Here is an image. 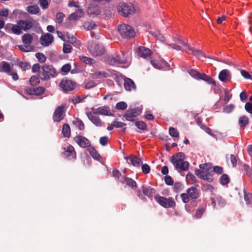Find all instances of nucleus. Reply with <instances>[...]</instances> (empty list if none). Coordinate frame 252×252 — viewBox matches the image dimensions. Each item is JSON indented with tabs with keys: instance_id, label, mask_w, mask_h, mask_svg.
<instances>
[{
	"instance_id": "1",
	"label": "nucleus",
	"mask_w": 252,
	"mask_h": 252,
	"mask_svg": "<svg viewBox=\"0 0 252 252\" xmlns=\"http://www.w3.org/2000/svg\"><path fill=\"white\" fill-rule=\"evenodd\" d=\"M185 154L182 152H179L174 155L171 158L170 161L176 169L187 171L189 168V164L188 161H185Z\"/></svg>"
},
{
	"instance_id": "2",
	"label": "nucleus",
	"mask_w": 252,
	"mask_h": 252,
	"mask_svg": "<svg viewBox=\"0 0 252 252\" xmlns=\"http://www.w3.org/2000/svg\"><path fill=\"white\" fill-rule=\"evenodd\" d=\"M200 169L195 171V175L200 179L211 183L213 180L212 175L210 173L211 171L212 164L209 163L201 164L199 165Z\"/></svg>"
},
{
	"instance_id": "3",
	"label": "nucleus",
	"mask_w": 252,
	"mask_h": 252,
	"mask_svg": "<svg viewBox=\"0 0 252 252\" xmlns=\"http://www.w3.org/2000/svg\"><path fill=\"white\" fill-rule=\"evenodd\" d=\"M57 75V72L56 69L52 66L49 65H44L42 70L39 73V77L42 80H48L50 77H55Z\"/></svg>"
},
{
	"instance_id": "4",
	"label": "nucleus",
	"mask_w": 252,
	"mask_h": 252,
	"mask_svg": "<svg viewBox=\"0 0 252 252\" xmlns=\"http://www.w3.org/2000/svg\"><path fill=\"white\" fill-rule=\"evenodd\" d=\"M118 30L121 35L125 38H130L135 35V32L133 28L127 24H123L120 25Z\"/></svg>"
},
{
	"instance_id": "5",
	"label": "nucleus",
	"mask_w": 252,
	"mask_h": 252,
	"mask_svg": "<svg viewBox=\"0 0 252 252\" xmlns=\"http://www.w3.org/2000/svg\"><path fill=\"white\" fill-rule=\"evenodd\" d=\"M118 10L124 16H128L135 12L134 5L131 3L120 2L118 6Z\"/></svg>"
},
{
	"instance_id": "6",
	"label": "nucleus",
	"mask_w": 252,
	"mask_h": 252,
	"mask_svg": "<svg viewBox=\"0 0 252 252\" xmlns=\"http://www.w3.org/2000/svg\"><path fill=\"white\" fill-rule=\"evenodd\" d=\"M88 49L93 56H101L105 52L104 48L102 45L94 41L88 42Z\"/></svg>"
},
{
	"instance_id": "7",
	"label": "nucleus",
	"mask_w": 252,
	"mask_h": 252,
	"mask_svg": "<svg viewBox=\"0 0 252 252\" xmlns=\"http://www.w3.org/2000/svg\"><path fill=\"white\" fill-rule=\"evenodd\" d=\"M155 199L159 205L164 208H172L176 205V203L172 197L165 198L159 195H157L155 196Z\"/></svg>"
},
{
	"instance_id": "8",
	"label": "nucleus",
	"mask_w": 252,
	"mask_h": 252,
	"mask_svg": "<svg viewBox=\"0 0 252 252\" xmlns=\"http://www.w3.org/2000/svg\"><path fill=\"white\" fill-rule=\"evenodd\" d=\"M66 106L65 104H62L55 109L53 116V119L55 122H60L65 116Z\"/></svg>"
},
{
	"instance_id": "9",
	"label": "nucleus",
	"mask_w": 252,
	"mask_h": 252,
	"mask_svg": "<svg viewBox=\"0 0 252 252\" xmlns=\"http://www.w3.org/2000/svg\"><path fill=\"white\" fill-rule=\"evenodd\" d=\"M63 152L62 156L68 160L75 159L76 158V152L74 148L71 145L68 144L63 147Z\"/></svg>"
},
{
	"instance_id": "10",
	"label": "nucleus",
	"mask_w": 252,
	"mask_h": 252,
	"mask_svg": "<svg viewBox=\"0 0 252 252\" xmlns=\"http://www.w3.org/2000/svg\"><path fill=\"white\" fill-rule=\"evenodd\" d=\"M141 112L142 110L139 108H129L126 111L124 117L126 121H133Z\"/></svg>"
},
{
	"instance_id": "11",
	"label": "nucleus",
	"mask_w": 252,
	"mask_h": 252,
	"mask_svg": "<svg viewBox=\"0 0 252 252\" xmlns=\"http://www.w3.org/2000/svg\"><path fill=\"white\" fill-rule=\"evenodd\" d=\"M183 44L185 46V50L188 54H192L196 56L198 59H201L202 57L206 58V56L203 54L201 50L195 49L185 42H183Z\"/></svg>"
},
{
	"instance_id": "12",
	"label": "nucleus",
	"mask_w": 252,
	"mask_h": 252,
	"mask_svg": "<svg viewBox=\"0 0 252 252\" xmlns=\"http://www.w3.org/2000/svg\"><path fill=\"white\" fill-rule=\"evenodd\" d=\"M59 86L63 91L68 92L74 90L76 87V84L70 80H63Z\"/></svg>"
},
{
	"instance_id": "13",
	"label": "nucleus",
	"mask_w": 252,
	"mask_h": 252,
	"mask_svg": "<svg viewBox=\"0 0 252 252\" xmlns=\"http://www.w3.org/2000/svg\"><path fill=\"white\" fill-rule=\"evenodd\" d=\"M53 41L54 36L49 33L42 34L39 39L40 43L44 47L49 46Z\"/></svg>"
},
{
	"instance_id": "14",
	"label": "nucleus",
	"mask_w": 252,
	"mask_h": 252,
	"mask_svg": "<svg viewBox=\"0 0 252 252\" xmlns=\"http://www.w3.org/2000/svg\"><path fill=\"white\" fill-rule=\"evenodd\" d=\"M87 12L90 17L94 18L99 15L101 11L98 5L91 4L88 7Z\"/></svg>"
},
{
	"instance_id": "15",
	"label": "nucleus",
	"mask_w": 252,
	"mask_h": 252,
	"mask_svg": "<svg viewBox=\"0 0 252 252\" xmlns=\"http://www.w3.org/2000/svg\"><path fill=\"white\" fill-rule=\"evenodd\" d=\"M74 140L82 148L88 147L91 144L90 141L87 138L81 135L75 136Z\"/></svg>"
},
{
	"instance_id": "16",
	"label": "nucleus",
	"mask_w": 252,
	"mask_h": 252,
	"mask_svg": "<svg viewBox=\"0 0 252 252\" xmlns=\"http://www.w3.org/2000/svg\"><path fill=\"white\" fill-rule=\"evenodd\" d=\"M87 116L90 120L97 126H100L102 125L101 121L97 116L98 114H95L92 109L91 111L87 113Z\"/></svg>"
},
{
	"instance_id": "17",
	"label": "nucleus",
	"mask_w": 252,
	"mask_h": 252,
	"mask_svg": "<svg viewBox=\"0 0 252 252\" xmlns=\"http://www.w3.org/2000/svg\"><path fill=\"white\" fill-rule=\"evenodd\" d=\"M152 54V51L149 48L144 46H140L138 48V55L144 59L149 58Z\"/></svg>"
},
{
	"instance_id": "18",
	"label": "nucleus",
	"mask_w": 252,
	"mask_h": 252,
	"mask_svg": "<svg viewBox=\"0 0 252 252\" xmlns=\"http://www.w3.org/2000/svg\"><path fill=\"white\" fill-rule=\"evenodd\" d=\"M123 56L122 59L120 58H113L112 57H109L107 59V62L111 65H115L119 63H124L126 61V58L125 57L124 52H122Z\"/></svg>"
},
{
	"instance_id": "19",
	"label": "nucleus",
	"mask_w": 252,
	"mask_h": 252,
	"mask_svg": "<svg viewBox=\"0 0 252 252\" xmlns=\"http://www.w3.org/2000/svg\"><path fill=\"white\" fill-rule=\"evenodd\" d=\"M84 12L81 8H77V9L73 13H71L68 17L69 21L77 20L83 17Z\"/></svg>"
},
{
	"instance_id": "20",
	"label": "nucleus",
	"mask_w": 252,
	"mask_h": 252,
	"mask_svg": "<svg viewBox=\"0 0 252 252\" xmlns=\"http://www.w3.org/2000/svg\"><path fill=\"white\" fill-rule=\"evenodd\" d=\"M187 192L188 193L190 198L193 200L196 199L200 195L199 190L194 186L187 189Z\"/></svg>"
},
{
	"instance_id": "21",
	"label": "nucleus",
	"mask_w": 252,
	"mask_h": 252,
	"mask_svg": "<svg viewBox=\"0 0 252 252\" xmlns=\"http://www.w3.org/2000/svg\"><path fill=\"white\" fill-rule=\"evenodd\" d=\"M125 159L128 164H131L134 166L139 167L142 163V160L135 156L126 157Z\"/></svg>"
},
{
	"instance_id": "22",
	"label": "nucleus",
	"mask_w": 252,
	"mask_h": 252,
	"mask_svg": "<svg viewBox=\"0 0 252 252\" xmlns=\"http://www.w3.org/2000/svg\"><path fill=\"white\" fill-rule=\"evenodd\" d=\"M12 67L10 63L8 62L2 61L0 63V72L10 74V71H12Z\"/></svg>"
},
{
	"instance_id": "23",
	"label": "nucleus",
	"mask_w": 252,
	"mask_h": 252,
	"mask_svg": "<svg viewBox=\"0 0 252 252\" xmlns=\"http://www.w3.org/2000/svg\"><path fill=\"white\" fill-rule=\"evenodd\" d=\"M17 24L20 26L22 30L25 31L30 29L33 26L32 22L29 20H19Z\"/></svg>"
},
{
	"instance_id": "24",
	"label": "nucleus",
	"mask_w": 252,
	"mask_h": 252,
	"mask_svg": "<svg viewBox=\"0 0 252 252\" xmlns=\"http://www.w3.org/2000/svg\"><path fill=\"white\" fill-rule=\"evenodd\" d=\"M95 114L103 115H110L111 114L110 109L107 106L100 107L97 109L92 108V109Z\"/></svg>"
},
{
	"instance_id": "25",
	"label": "nucleus",
	"mask_w": 252,
	"mask_h": 252,
	"mask_svg": "<svg viewBox=\"0 0 252 252\" xmlns=\"http://www.w3.org/2000/svg\"><path fill=\"white\" fill-rule=\"evenodd\" d=\"M231 75L229 71L227 69H223L221 70L219 75V79L224 82H226L230 80Z\"/></svg>"
},
{
	"instance_id": "26",
	"label": "nucleus",
	"mask_w": 252,
	"mask_h": 252,
	"mask_svg": "<svg viewBox=\"0 0 252 252\" xmlns=\"http://www.w3.org/2000/svg\"><path fill=\"white\" fill-rule=\"evenodd\" d=\"M124 87L127 91H130L132 89H135L136 87L134 82L129 78L125 79Z\"/></svg>"
},
{
	"instance_id": "27",
	"label": "nucleus",
	"mask_w": 252,
	"mask_h": 252,
	"mask_svg": "<svg viewBox=\"0 0 252 252\" xmlns=\"http://www.w3.org/2000/svg\"><path fill=\"white\" fill-rule=\"evenodd\" d=\"M27 92L31 94H35L36 95H40L44 94L45 92V89L43 87H39L33 89L27 90Z\"/></svg>"
},
{
	"instance_id": "28",
	"label": "nucleus",
	"mask_w": 252,
	"mask_h": 252,
	"mask_svg": "<svg viewBox=\"0 0 252 252\" xmlns=\"http://www.w3.org/2000/svg\"><path fill=\"white\" fill-rule=\"evenodd\" d=\"M249 123V120L248 117L242 116L239 118L238 124L241 128L244 129Z\"/></svg>"
},
{
	"instance_id": "29",
	"label": "nucleus",
	"mask_w": 252,
	"mask_h": 252,
	"mask_svg": "<svg viewBox=\"0 0 252 252\" xmlns=\"http://www.w3.org/2000/svg\"><path fill=\"white\" fill-rule=\"evenodd\" d=\"M121 182L124 184H126L127 186L132 189H134L136 187V183L132 179L127 177H124L123 180H122Z\"/></svg>"
},
{
	"instance_id": "30",
	"label": "nucleus",
	"mask_w": 252,
	"mask_h": 252,
	"mask_svg": "<svg viewBox=\"0 0 252 252\" xmlns=\"http://www.w3.org/2000/svg\"><path fill=\"white\" fill-rule=\"evenodd\" d=\"M142 191L145 195L149 197H152L156 193L155 189L150 187L143 188Z\"/></svg>"
},
{
	"instance_id": "31",
	"label": "nucleus",
	"mask_w": 252,
	"mask_h": 252,
	"mask_svg": "<svg viewBox=\"0 0 252 252\" xmlns=\"http://www.w3.org/2000/svg\"><path fill=\"white\" fill-rule=\"evenodd\" d=\"M62 133L65 137H70L71 135V131L70 126L68 124H64L63 126Z\"/></svg>"
},
{
	"instance_id": "32",
	"label": "nucleus",
	"mask_w": 252,
	"mask_h": 252,
	"mask_svg": "<svg viewBox=\"0 0 252 252\" xmlns=\"http://www.w3.org/2000/svg\"><path fill=\"white\" fill-rule=\"evenodd\" d=\"M33 40L32 36L29 33H25L22 36V41L24 44L30 45Z\"/></svg>"
},
{
	"instance_id": "33",
	"label": "nucleus",
	"mask_w": 252,
	"mask_h": 252,
	"mask_svg": "<svg viewBox=\"0 0 252 252\" xmlns=\"http://www.w3.org/2000/svg\"><path fill=\"white\" fill-rule=\"evenodd\" d=\"M199 79L204 80L210 84L216 85V81L215 80L210 76L205 74L202 73Z\"/></svg>"
},
{
	"instance_id": "34",
	"label": "nucleus",
	"mask_w": 252,
	"mask_h": 252,
	"mask_svg": "<svg viewBox=\"0 0 252 252\" xmlns=\"http://www.w3.org/2000/svg\"><path fill=\"white\" fill-rule=\"evenodd\" d=\"M162 60L160 58L158 57L157 60L153 58L151 60V63L156 68L159 69L161 66Z\"/></svg>"
},
{
	"instance_id": "35",
	"label": "nucleus",
	"mask_w": 252,
	"mask_h": 252,
	"mask_svg": "<svg viewBox=\"0 0 252 252\" xmlns=\"http://www.w3.org/2000/svg\"><path fill=\"white\" fill-rule=\"evenodd\" d=\"M96 25L93 21L86 22L84 23L83 27L87 31H91L94 29Z\"/></svg>"
},
{
	"instance_id": "36",
	"label": "nucleus",
	"mask_w": 252,
	"mask_h": 252,
	"mask_svg": "<svg viewBox=\"0 0 252 252\" xmlns=\"http://www.w3.org/2000/svg\"><path fill=\"white\" fill-rule=\"evenodd\" d=\"M27 10L32 14H37L40 11L39 7L37 5H30L27 7Z\"/></svg>"
},
{
	"instance_id": "37",
	"label": "nucleus",
	"mask_w": 252,
	"mask_h": 252,
	"mask_svg": "<svg viewBox=\"0 0 252 252\" xmlns=\"http://www.w3.org/2000/svg\"><path fill=\"white\" fill-rule=\"evenodd\" d=\"M186 180L188 184L192 185L196 183L195 176L191 173H188L186 176Z\"/></svg>"
},
{
	"instance_id": "38",
	"label": "nucleus",
	"mask_w": 252,
	"mask_h": 252,
	"mask_svg": "<svg viewBox=\"0 0 252 252\" xmlns=\"http://www.w3.org/2000/svg\"><path fill=\"white\" fill-rule=\"evenodd\" d=\"M89 151L91 156L95 159L99 160L100 156L97 152L93 148L91 147L89 149Z\"/></svg>"
},
{
	"instance_id": "39",
	"label": "nucleus",
	"mask_w": 252,
	"mask_h": 252,
	"mask_svg": "<svg viewBox=\"0 0 252 252\" xmlns=\"http://www.w3.org/2000/svg\"><path fill=\"white\" fill-rule=\"evenodd\" d=\"M230 182V179L227 175L222 174L220 178V182L222 185H226Z\"/></svg>"
},
{
	"instance_id": "40",
	"label": "nucleus",
	"mask_w": 252,
	"mask_h": 252,
	"mask_svg": "<svg viewBox=\"0 0 252 252\" xmlns=\"http://www.w3.org/2000/svg\"><path fill=\"white\" fill-rule=\"evenodd\" d=\"M73 124L80 130H83L85 129L84 123L79 119H76L73 121Z\"/></svg>"
},
{
	"instance_id": "41",
	"label": "nucleus",
	"mask_w": 252,
	"mask_h": 252,
	"mask_svg": "<svg viewBox=\"0 0 252 252\" xmlns=\"http://www.w3.org/2000/svg\"><path fill=\"white\" fill-rule=\"evenodd\" d=\"M11 31L15 34L19 35L22 33V29L20 26L17 23V25H13Z\"/></svg>"
},
{
	"instance_id": "42",
	"label": "nucleus",
	"mask_w": 252,
	"mask_h": 252,
	"mask_svg": "<svg viewBox=\"0 0 252 252\" xmlns=\"http://www.w3.org/2000/svg\"><path fill=\"white\" fill-rule=\"evenodd\" d=\"M40 82L39 78L36 76H32L30 80V84L31 86H36L39 84Z\"/></svg>"
},
{
	"instance_id": "43",
	"label": "nucleus",
	"mask_w": 252,
	"mask_h": 252,
	"mask_svg": "<svg viewBox=\"0 0 252 252\" xmlns=\"http://www.w3.org/2000/svg\"><path fill=\"white\" fill-rule=\"evenodd\" d=\"M169 133L170 136L172 137L179 138V132L177 129L173 127H171L169 129Z\"/></svg>"
},
{
	"instance_id": "44",
	"label": "nucleus",
	"mask_w": 252,
	"mask_h": 252,
	"mask_svg": "<svg viewBox=\"0 0 252 252\" xmlns=\"http://www.w3.org/2000/svg\"><path fill=\"white\" fill-rule=\"evenodd\" d=\"M189 74L193 78L196 79H199L202 73H199L196 70L190 69L189 71Z\"/></svg>"
},
{
	"instance_id": "45",
	"label": "nucleus",
	"mask_w": 252,
	"mask_h": 252,
	"mask_svg": "<svg viewBox=\"0 0 252 252\" xmlns=\"http://www.w3.org/2000/svg\"><path fill=\"white\" fill-rule=\"evenodd\" d=\"M80 59L88 64H93L95 63V61L94 59L87 57L82 56L80 57Z\"/></svg>"
},
{
	"instance_id": "46",
	"label": "nucleus",
	"mask_w": 252,
	"mask_h": 252,
	"mask_svg": "<svg viewBox=\"0 0 252 252\" xmlns=\"http://www.w3.org/2000/svg\"><path fill=\"white\" fill-rule=\"evenodd\" d=\"M19 49L23 52H29L33 49V46L29 45L28 44H25L22 45H19Z\"/></svg>"
},
{
	"instance_id": "47",
	"label": "nucleus",
	"mask_w": 252,
	"mask_h": 252,
	"mask_svg": "<svg viewBox=\"0 0 252 252\" xmlns=\"http://www.w3.org/2000/svg\"><path fill=\"white\" fill-rule=\"evenodd\" d=\"M65 17L64 14L62 12H58L56 17V21L59 24H61Z\"/></svg>"
},
{
	"instance_id": "48",
	"label": "nucleus",
	"mask_w": 252,
	"mask_h": 252,
	"mask_svg": "<svg viewBox=\"0 0 252 252\" xmlns=\"http://www.w3.org/2000/svg\"><path fill=\"white\" fill-rule=\"evenodd\" d=\"M127 104L123 101H121L116 104V108L118 110H126L127 108Z\"/></svg>"
},
{
	"instance_id": "49",
	"label": "nucleus",
	"mask_w": 252,
	"mask_h": 252,
	"mask_svg": "<svg viewBox=\"0 0 252 252\" xmlns=\"http://www.w3.org/2000/svg\"><path fill=\"white\" fill-rule=\"evenodd\" d=\"M244 199L247 204H252V193H245Z\"/></svg>"
},
{
	"instance_id": "50",
	"label": "nucleus",
	"mask_w": 252,
	"mask_h": 252,
	"mask_svg": "<svg viewBox=\"0 0 252 252\" xmlns=\"http://www.w3.org/2000/svg\"><path fill=\"white\" fill-rule=\"evenodd\" d=\"M35 57L40 63H43L46 61V58L43 53H37L35 54Z\"/></svg>"
},
{
	"instance_id": "51",
	"label": "nucleus",
	"mask_w": 252,
	"mask_h": 252,
	"mask_svg": "<svg viewBox=\"0 0 252 252\" xmlns=\"http://www.w3.org/2000/svg\"><path fill=\"white\" fill-rule=\"evenodd\" d=\"M205 211V209L203 208H199L197 209V210L196 211V213L194 216V218L195 219H199L201 217L203 214L204 213Z\"/></svg>"
},
{
	"instance_id": "52",
	"label": "nucleus",
	"mask_w": 252,
	"mask_h": 252,
	"mask_svg": "<svg viewBox=\"0 0 252 252\" xmlns=\"http://www.w3.org/2000/svg\"><path fill=\"white\" fill-rule=\"evenodd\" d=\"M9 15L8 9L3 8L0 9V17L4 19V21L7 18Z\"/></svg>"
},
{
	"instance_id": "53",
	"label": "nucleus",
	"mask_w": 252,
	"mask_h": 252,
	"mask_svg": "<svg viewBox=\"0 0 252 252\" xmlns=\"http://www.w3.org/2000/svg\"><path fill=\"white\" fill-rule=\"evenodd\" d=\"M136 126L139 129L145 130L147 128L146 124L143 121H137L135 123Z\"/></svg>"
},
{
	"instance_id": "54",
	"label": "nucleus",
	"mask_w": 252,
	"mask_h": 252,
	"mask_svg": "<svg viewBox=\"0 0 252 252\" xmlns=\"http://www.w3.org/2000/svg\"><path fill=\"white\" fill-rule=\"evenodd\" d=\"M19 65L24 70H28L31 68L30 64L27 62H20Z\"/></svg>"
},
{
	"instance_id": "55",
	"label": "nucleus",
	"mask_w": 252,
	"mask_h": 252,
	"mask_svg": "<svg viewBox=\"0 0 252 252\" xmlns=\"http://www.w3.org/2000/svg\"><path fill=\"white\" fill-rule=\"evenodd\" d=\"M234 109V105L232 104H230L225 106L223 108V112L226 113H231Z\"/></svg>"
},
{
	"instance_id": "56",
	"label": "nucleus",
	"mask_w": 252,
	"mask_h": 252,
	"mask_svg": "<svg viewBox=\"0 0 252 252\" xmlns=\"http://www.w3.org/2000/svg\"><path fill=\"white\" fill-rule=\"evenodd\" d=\"M182 189H183V185L180 182H176L174 185L173 189H174V191L176 192L181 191L182 190Z\"/></svg>"
},
{
	"instance_id": "57",
	"label": "nucleus",
	"mask_w": 252,
	"mask_h": 252,
	"mask_svg": "<svg viewBox=\"0 0 252 252\" xmlns=\"http://www.w3.org/2000/svg\"><path fill=\"white\" fill-rule=\"evenodd\" d=\"M72 50V46L68 44L64 43L63 46V51L64 53L67 54L70 53Z\"/></svg>"
},
{
	"instance_id": "58",
	"label": "nucleus",
	"mask_w": 252,
	"mask_h": 252,
	"mask_svg": "<svg viewBox=\"0 0 252 252\" xmlns=\"http://www.w3.org/2000/svg\"><path fill=\"white\" fill-rule=\"evenodd\" d=\"M40 6L43 9H47L49 7V0H39Z\"/></svg>"
},
{
	"instance_id": "59",
	"label": "nucleus",
	"mask_w": 252,
	"mask_h": 252,
	"mask_svg": "<svg viewBox=\"0 0 252 252\" xmlns=\"http://www.w3.org/2000/svg\"><path fill=\"white\" fill-rule=\"evenodd\" d=\"M181 199L184 203H188L189 201V196L188 193H183L181 194Z\"/></svg>"
},
{
	"instance_id": "60",
	"label": "nucleus",
	"mask_w": 252,
	"mask_h": 252,
	"mask_svg": "<svg viewBox=\"0 0 252 252\" xmlns=\"http://www.w3.org/2000/svg\"><path fill=\"white\" fill-rule=\"evenodd\" d=\"M96 85V83L93 80H90L85 83V88L88 89L92 88L95 87Z\"/></svg>"
},
{
	"instance_id": "61",
	"label": "nucleus",
	"mask_w": 252,
	"mask_h": 252,
	"mask_svg": "<svg viewBox=\"0 0 252 252\" xmlns=\"http://www.w3.org/2000/svg\"><path fill=\"white\" fill-rule=\"evenodd\" d=\"M107 73L105 72L97 71L93 74V77L94 78H98L100 76H103L106 77L107 76Z\"/></svg>"
},
{
	"instance_id": "62",
	"label": "nucleus",
	"mask_w": 252,
	"mask_h": 252,
	"mask_svg": "<svg viewBox=\"0 0 252 252\" xmlns=\"http://www.w3.org/2000/svg\"><path fill=\"white\" fill-rule=\"evenodd\" d=\"M71 69L70 64L67 63L63 65L61 68V71L65 73H67Z\"/></svg>"
},
{
	"instance_id": "63",
	"label": "nucleus",
	"mask_w": 252,
	"mask_h": 252,
	"mask_svg": "<svg viewBox=\"0 0 252 252\" xmlns=\"http://www.w3.org/2000/svg\"><path fill=\"white\" fill-rule=\"evenodd\" d=\"M164 181L166 185H173L174 181L171 176L166 175L164 178Z\"/></svg>"
},
{
	"instance_id": "64",
	"label": "nucleus",
	"mask_w": 252,
	"mask_h": 252,
	"mask_svg": "<svg viewBox=\"0 0 252 252\" xmlns=\"http://www.w3.org/2000/svg\"><path fill=\"white\" fill-rule=\"evenodd\" d=\"M142 170L144 174H148L150 172L151 168L149 165L144 164L142 165Z\"/></svg>"
}]
</instances>
